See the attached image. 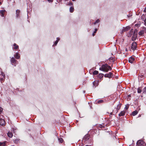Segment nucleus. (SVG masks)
<instances>
[{
  "instance_id": "1",
  "label": "nucleus",
  "mask_w": 146,
  "mask_h": 146,
  "mask_svg": "<svg viewBox=\"0 0 146 146\" xmlns=\"http://www.w3.org/2000/svg\"><path fill=\"white\" fill-rule=\"evenodd\" d=\"M99 70L106 72H107L109 70H111V66H108L107 64H105L102 65L101 67L100 68Z\"/></svg>"
},
{
  "instance_id": "2",
  "label": "nucleus",
  "mask_w": 146,
  "mask_h": 146,
  "mask_svg": "<svg viewBox=\"0 0 146 146\" xmlns=\"http://www.w3.org/2000/svg\"><path fill=\"white\" fill-rule=\"evenodd\" d=\"M137 146H146L145 143L142 140H139L137 143Z\"/></svg>"
},
{
  "instance_id": "3",
  "label": "nucleus",
  "mask_w": 146,
  "mask_h": 146,
  "mask_svg": "<svg viewBox=\"0 0 146 146\" xmlns=\"http://www.w3.org/2000/svg\"><path fill=\"white\" fill-rule=\"evenodd\" d=\"M90 138L89 135L87 134L83 138V140H84L85 142H86V143H88L90 140L91 139Z\"/></svg>"
},
{
  "instance_id": "4",
  "label": "nucleus",
  "mask_w": 146,
  "mask_h": 146,
  "mask_svg": "<svg viewBox=\"0 0 146 146\" xmlns=\"http://www.w3.org/2000/svg\"><path fill=\"white\" fill-rule=\"evenodd\" d=\"M10 61L12 64L14 66H16V65L17 64V61L13 57H12L11 58Z\"/></svg>"
},
{
  "instance_id": "5",
  "label": "nucleus",
  "mask_w": 146,
  "mask_h": 146,
  "mask_svg": "<svg viewBox=\"0 0 146 146\" xmlns=\"http://www.w3.org/2000/svg\"><path fill=\"white\" fill-rule=\"evenodd\" d=\"M131 47L133 50L134 51L136 50L137 48V43L135 42H133L131 44Z\"/></svg>"
},
{
  "instance_id": "6",
  "label": "nucleus",
  "mask_w": 146,
  "mask_h": 146,
  "mask_svg": "<svg viewBox=\"0 0 146 146\" xmlns=\"http://www.w3.org/2000/svg\"><path fill=\"white\" fill-rule=\"evenodd\" d=\"M104 76L106 78H111L113 76V74L111 72H110L108 73L105 74Z\"/></svg>"
},
{
  "instance_id": "7",
  "label": "nucleus",
  "mask_w": 146,
  "mask_h": 146,
  "mask_svg": "<svg viewBox=\"0 0 146 146\" xmlns=\"http://www.w3.org/2000/svg\"><path fill=\"white\" fill-rule=\"evenodd\" d=\"M137 36V33H133V36L132 37V40L133 41H135Z\"/></svg>"
},
{
  "instance_id": "8",
  "label": "nucleus",
  "mask_w": 146,
  "mask_h": 146,
  "mask_svg": "<svg viewBox=\"0 0 146 146\" xmlns=\"http://www.w3.org/2000/svg\"><path fill=\"white\" fill-rule=\"evenodd\" d=\"M134 60L133 57L131 56L129 58V62L131 63H132Z\"/></svg>"
},
{
  "instance_id": "9",
  "label": "nucleus",
  "mask_w": 146,
  "mask_h": 146,
  "mask_svg": "<svg viewBox=\"0 0 146 146\" xmlns=\"http://www.w3.org/2000/svg\"><path fill=\"white\" fill-rule=\"evenodd\" d=\"M5 12V10H1L0 11V15L2 17H4V13Z\"/></svg>"
},
{
  "instance_id": "10",
  "label": "nucleus",
  "mask_w": 146,
  "mask_h": 146,
  "mask_svg": "<svg viewBox=\"0 0 146 146\" xmlns=\"http://www.w3.org/2000/svg\"><path fill=\"white\" fill-rule=\"evenodd\" d=\"M5 122L4 120L2 119H0V125H3L5 124Z\"/></svg>"
},
{
  "instance_id": "11",
  "label": "nucleus",
  "mask_w": 146,
  "mask_h": 146,
  "mask_svg": "<svg viewBox=\"0 0 146 146\" xmlns=\"http://www.w3.org/2000/svg\"><path fill=\"white\" fill-rule=\"evenodd\" d=\"M125 111H121L119 114V117L124 116L125 115Z\"/></svg>"
},
{
  "instance_id": "12",
  "label": "nucleus",
  "mask_w": 146,
  "mask_h": 146,
  "mask_svg": "<svg viewBox=\"0 0 146 146\" xmlns=\"http://www.w3.org/2000/svg\"><path fill=\"white\" fill-rule=\"evenodd\" d=\"M20 14V11L19 10H17L16 11V16L17 17H19Z\"/></svg>"
},
{
  "instance_id": "13",
  "label": "nucleus",
  "mask_w": 146,
  "mask_h": 146,
  "mask_svg": "<svg viewBox=\"0 0 146 146\" xmlns=\"http://www.w3.org/2000/svg\"><path fill=\"white\" fill-rule=\"evenodd\" d=\"M138 33L139 35L142 36L144 35V31L143 30H142L139 32Z\"/></svg>"
},
{
  "instance_id": "14",
  "label": "nucleus",
  "mask_w": 146,
  "mask_h": 146,
  "mask_svg": "<svg viewBox=\"0 0 146 146\" xmlns=\"http://www.w3.org/2000/svg\"><path fill=\"white\" fill-rule=\"evenodd\" d=\"M98 81H94L93 83V85L94 86H95V87H96V86H98Z\"/></svg>"
},
{
  "instance_id": "15",
  "label": "nucleus",
  "mask_w": 146,
  "mask_h": 146,
  "mask_svg": "<svg viewBox=\"0 0 146 146\" xmlns=\"http://www.w3.org/2000/svg\"><path fill=\"white\" fill-rule=\"evenodd\" d=\"M14 56L16 59H18L20 58V56L19 55L18 52H17L14 55Z\"/></svg>"
},
{
  "instance_id": "16",
  "label": "nucleus",
  "mask_w": 146,
  "mask_h": 146,
  "mask_svg": "<svg viewBox=\"0 0 146 146\" xmlns=\"http://www.w3.org/2000/svg\"><path fill=\"white\" fill-rule=\"evenodd\" d=\"M8 136L10 138H11L13 135V134L12 132H8L7 133Z\"/></svg>"
},
{
  "instance_id": "17",
  "label": "nucleus",
  "mask_w": 146,
  "mask_h": 146,
  "mask_svg": "<svg viewBox=\"0 0 146 146\" xmlns=\"http://www.w3.org/2000/svg\"><path fill=\"white\" fill-rule=\"evenodd\" d=\"M56 39V40L54 44L53 45V46L54 45L55 46L57 44L58 42L60 40V39L59 38H57Z\"/></svg>"
},
{
  "instance_id": "18",
  "label": "nucleus",
  "mask_w": 146,
  "mask_h": 146,
  "mask_svg": "<svg viewBox=\"0 0 146 146\" xmlns=\"http://www.w3.org/2000/svg\"><path fill=\"white\" fill-rule=\"evenodd\" d=\"M138 113L137 111L135 110L132 112V115L133 116H135Z\"/></svg>"
},
{
  "instance_id": "19",
  "label": "nucleus",
  "mask_w": 146,
  "mask_h": 146,
  "mask_svg": "<svg viewBox=\"0 0 146 146\" xmlns=\"http://www.w3.org/2000/svg\"><path fill=\"white\" fill-rule=\"evenodd\" d=\"M13 46H14V49H17L18 48L19 46L17 45L16 43H14L13 44Z\"/></svg>"
},
{
  "instance_id": "20",
  "label": "nucleus",
  "mask_w": 146,
  "mask_h": 146,
  "mask_svg": "<svg viewBox=\"0 0 146 146\" xmlns=\"http://www.w3.org/2000/svg\"><path fill=\"white\" fill-rule=\"evenodd\" d=\"M74 10V8L73 7H70V11L71 13H72Z\"/></svg>"
},
{
  "instance_id": "21",
  "label": "nucleus",
  "mask_w": 146,
  "mask_h": 146,
  "mask_svg": "<svg viewBox=\"0 0 146 146\" xmlns=\"http://www.w3.org/2000/svg\"><path fill=\"white\" fill-rule=\"evenodd\" d=\"M5 77H3L0 78V81L1 83H2L4 81L5 79Z\"/></svg>"
},
{
  "instance_id": "22",
  "label": "nucleus",
  "mask_w": 146,
  "mask_h": 146,
  "mask_svg": "<svg viewBox=\"0 0 146 146\" xmlns=\"http://www.w3.org/2000/svg\"><path fill=\"white\" fill-rule=\"evenodd\" d=\"M6 142V141H5L3 142H0V146H5Z\"/></svg>"
},
{
  "instance_id": "23",
  "label": "nucleus",
  "mask_w": 146,
  "mask_h": 146,
  "mask_svg": "<svg viewBox=\"0 0 146 146\" xmlns=\"http://www.w3.org/2000/svg\"><path fill=\"white\" fill-rule=\"evenodd\" d=\"M121 104H119L117 106V108H116L118 110L120 109Z\"/></svg>"
},
{
  "instance_id": "24",
  "label": "nucleus",
  "mask_w": 146,
  "mask_h": 146,
  "mask_svg": "<svg viewBox=\"0 0 146 146\" xmlns=\"http://www.w3.org/2000/svg\"><path fill=\"white\" fill-rule=\"evenodd\" d=\"M103 101L102 100H98L96 101V104L102 103L103 102Z\"/></svg>"
},
{
  "instance_id": "25",
  "label": "nucleus",
  "mask_w": 146,
  "mask_h": 146,
  "mask_svg": "<svg viewBox=\"0 0 146 146\" xmlns=\"http://www.w3.org/2000/svg\"><path fill=\"white\" fill-rule=\"evenodd\" d=\"M104 76V74H100L98 75V77L100 78H102Z\"/></svg>"
},
{
  "instance_id": "26",
  "label": "nucleus",
  "mask_w": 146,
  "mask_h": 146,
  "mask_svg": "<svg viewBox=\"0 0 146 146\" xmlns=\"http://www.w3.org/2000/svg\"><path fill=\"white\" fill-rule=\"evenodd\" d=\"M118 111V110H117L116 108H115L113 110V112L114 113H115V114H116Z\"/></svg>"
},
{
  "instance_id": "27",
  "label": "nucleus",
  "mask_w": 146,
  "mask_h": 146,
  "mask_svg": "<svg viewBox=\"0 0 146 146\" xmlns=\"http://www.w3.org/2000/svg\"><path fill=\"white\" fill-rule=\"evenodd\" d=\"M109 60L111 61L112 62H114L115 61V59L113 57H111L109 58Z\"/></svg>"
},
{
  "instance_id": "28",
  "label": "nucleus",
  "mask_w": 146,
  "mask_h": 146,
  "mask_svg": "<svg viewBox=\"0 0 146 146\" xmlns=\"http://www.w3.org/2000/svg\"><path fill=\"white\" fill-rule=\"evenodd\" d=\"M130 29V27H127L124 29V31H127Z\"/></svg>"
},
{
  "instance_id": "29",
  "label": "nucleus",
  "mask_w": 146,
  "mask_h": 146,
  "mask_svg": "<svg viewBox=\"0 0 146 146\" xmlns=\"http://www.w3.org/2000/svg\"><path fill=\"white\" fill-rule=\"evenodd\" d=\"M59 142L60 143H62L63 142V140L62 138H60L58 139Z\"/></svg>"
},
{
  "instance_id": "30",
  "label": "nucleus",
  "mask_w": 146,
  "mask_h": 146,
  "mask_svg": "<svg viewBox=\"0 0 146 146\" xmlns=\"http://www.w3.org/2000/svg\"><path fill=\"white\" fill-rule=\"evenodd\" d=\"M98 71L95 70L94 72L93 73V74L94 75H96V74H98Z\"/></svg>"
},
{
  "instance_id": "31",
  "label": "nucleus",
  "mask_w": 146,
  "mask_h": 146,
  "mask_svg": "<svg viewBox=\"0 0 146 146\" xmlns=\"http://www.w3.org/2000/svg\"><path fill=\"white\" fill-rule=\"evenodd\" d=\"M1 77H5L4 73L2 71H1Z\"/></svg>"
},
{
  "instance_id": "32",
  "label": "nucleus",
  "mask_w": 146,
  "mask_h": 146,
  "mask_svg": "<svg viewBox=\"0 0 146 146\" xmlns=\"http://www.w3.org/2000/svg\"><path fill=\"white\" fill-rule=\"evenodd\" d=\"M100 21V20L99 19H98L94 23V25H95L97 23H99Z\"/></svg>"
},
{
  "instance_id": "33",
  "label": "nucleus",
  "mask_w": 146,
  "mask_h": 146,
  "mask_svg": "<svg viewBox=\"0 0 146 146\" xmlns=\"http://www.w3.org/2000/svg\"><path fill=\"white\" fill-rule=\"evenodd\" d=\"M142 30H143L144 31V33L145 32L146 33V27H143L142 28Z\"/></svg>"
},
{
  "instance_id": "34",
  "label": "nucleus",
  "mask_w": 146,
  "mask_h": 146,
  "mask_svg": "<svg viewBox=\"0 0 146 146\" xmlns=\"http://www.w3.org/2000/svg\"><path fill=\"white\" fill-rule=\"evenodd\" d=\"M142 90L139 88H138L137 89V92L139 93H140L141 92Z\"/></svg>"
},
{
  "instance_id": "35",
  "label": "nucleus",
  "mask_w": 146,
  "mask_h": 146,
  "mask_svg": "<svg viewBox=\"0 0 146 146\" xmlns=\"http://www.w3.org/2000/svg\"><path fill=\"white\" fill-rule=\"evenodd\" d=\"M143 93H146V87H145L143 89Z\"/></svg>"
},
{
  "instance_id": "36",
  "label": "nucleus",
  "mask_w": 146,
  "mask_h": 146,
  "mask_svg": "<svg viewBox=\"0 0 146 146\" xmlns=\"http://www.w3.org/2000/svg\"><path fill=\"white\" fill-rule=\"evenodd\" d=\"M97 31V29H95V31L94 32V33L92 34V35L94 36L95 35V33Z\"/></svg>"
},
{
  "instance_id": "37",
  "label": "nucleus",
  "mask_w": 146,
  "mask_h": 146,
  "mask_svg": "<svg viewBox=\"0 0 146 146\" xmlns=\"http://www.w3.org/2000/svg\"><path fill=\"white\" fill-rule=\"evenodd\" d=\"M133 29H132L131 30L130 32V33L131 34H130V35H129L128 37H130V36H131V35L132 34L133 32Z\"/></svg>"
},
{
  "instance_id": "38",
  "label": "nucleus",
  "mask_w": 146,
  "mask_h": 146,
  "mask_svg": "<svg viewBox=\"0 0 146 146\" xmlns=\"http://www.w3.org/2000/svg\"><path fill=\"white\" fill-rule=\"evenodd\" d=\"M137 29H135L134 30V33H137Z\"/></svg>"
},
{
  "instance_id": "39",
  "label": "nucleus",
  "mask_w": 146,
  "mask_h": 146,
  "mask_svg": "<svg viewBox=\"0 0 146 146\" xmlns=\"http://www.w3.org/2000/svg\"><path fill=\"white\" fill-rule=\"evenodd\" d=\"M68 5L70 6H71L73 5V3L72 2H70L68 3Z\"/></svg>"
},
{
  "instance_id": "40",
  "label": "nucleus",
  "mask_w": 146,
  "mask_h": 146,
  "mask_svg": "<svg viewBox=\"0 0 146 146\" xmlns=\"http://www.w3.org/2000/svg\"><path fill=\"white\" fill-rule=\"evenodd\" d=\"M3 111V108L1 107H0V114Z\"/></svg>"
},
{
  "instance_id": "41",
  "label": "nucleus",
  "mask_w": 146,
  "mask_h": 146,
  "mask_svg": "<svg viewBox=\"0 0 146 146\" xmlns=\"http://www.w3.org/2000/svg\"><path fill=\"white\" fill-rule=\"evenodd\" d=\"M132 15L130 13L129 14L127 15L128 17H131Z\"/></svg>"
},
{
  "instance_id": "42",
  "label": "nucleus",
  "mask_w": 146,
  "mask_h": 146,
  "mask_svg": "<svg viewBox=\"0 0 146 146\" xmlns=\"http://www.w3.org/2000/svg\"><path fill=\"white\" fill-rule=\"evenodd\" d=\"M129 108V106H126L125 107V109L126 110L127 109Z\"/></svg>"
},
{
  "instance_id": "43",
  "label": "nucleus",
  "mask_w": 146,
  "mask_h": 146,
  "mask_svg": "<svg viewBox=\"0 0 146 146\" xmlns=\"http://www.w3.org/2000/svg\"><path fill=\"white\" fill-rule=\"evenodd\" d=\"M144 21L145 22V26H146V18L145 19Z\"/></svg>"
},
{
  "instance_id": "44",
  "label": "nucleus",
  "mask_w": 146,
  "mask_h": 146,
  "mask_svg": "<svg viewBox=\"0 0 146 146\" xmlns=\"http://www.w3.org/2000/svg\"><path fill=\"white\" fill-rule=\"evenodd\" d=\"M48 2H52V0H47Z\"/></svg>"
},
{
  "instance_id": "45",
  "label": "nucleus",
  "mask_w": 146,
  "mask_h": 146,
  "mask_svg": "<svg viewBox=\"0 0 146 146\" xmlns=\"http://www.w3.org/2000/svg\"><path fill=\"white\" fill-rule=\"evenodd\" d=\"M144 12H146V7L143 10Z\"/></svg>"
},
{
  "instance_id": "46",
  "label": "nucleus",
  "mask_w": 146,
  "mask_h": 146,
  "mask_svg": "<svg viewBox=\"0 0 146 146\" xmlns=\"http://www.w3.org/2000/svg\"><path fill=\"white\" fill-rule=\"evenodd\" d=\"M100 127L101 128H102L103 127V126L102 125H100Z\"/></svg>"
},
{
  "instance_id": "47",
  "label": "nucleus",
  "mask_w": 146,
  "mask_h": 146,
  "mask_svg": "<svg viewBox=\"0 0 146 146\" xmlns=\"http://www.w3.org/2000/svg\"><path fill=\"white\" fill-rule=\"evenodd\" d=\"M113 112H111L110 113V115H113Z\"/></svg>"
},
{
  "instance_id": "48",
  "label": "nucleus",
  "mask_w": 146,
  "mask_h": 146,
  "mask_svg": "<svg viewBox=\"0 0 146 146\" xmlns=\"http://www.w3.org/2000/svg\"><path fill=\"white\" fill-rule=\"evenodd\" d=\"M18 140H17V139H16V140H15V142H18Z\"/></svg>"
},
{
  "instance_id": "49",
  "label": "nucleus",
  "mask_w": 146,
  "mask_h": 146,
  "mask_svg": "<svg viewBox=\"0 0 146 146\" xmlns=\"http://www.w3.org/2000/svg\"><path fill=\"white\" fill-rule=\"evenodd\" d=\"M131 97V96H130V95H129L128 96V98H129V97Z\"/></svg>"
},
{
  "instance_id": "50",
  "label": "nucleus",
  "mask_w": 146,
  "mask_h": 146,
  "mask_svg": "<svg viewBox=\"0 0 146 146\" xmlns=\"http://www.w3.org/2000/svg\"><path fill=\"white\" fill-rule=\"evenodd\" d=\"M60 2H61L62 1V0H58Z\"/></svg>"
},
{
  "instance_id": "51",
  "label": "nucleus",
  "mask_w": 146,
  "mask_h": 146,
  "mask_svg": "<svg viewBox=\"0 0 146 146\" xmlns=\"http://www.w3.org/2000/svg\"><path fill=\"white\" fill-rule=\"evenodd\" d=\"M2 3H1V2H0V5H1V4Z\"/></svg>"
},
{
  "instance_id": "52",
  "label": "nucleus",
  "mask_w": 146,
  "mask_h": 146,
  "mask_svg": "<svg viewBox=\"0 0 146 146\" xmlns=\"http://www.w3.org/2000/svg\"><path fill=\"white\" fill-rule=\"evenodd\" d=\"M73 1H75L76 0H72Z\"/></svg>"
},
{
  "instance_id": "53",
  "label": "nucleus",
  "mask_w": 146,
  "mask_h": 146,
  "mask_svg": "<svg viewBox=\"0 0 146 146\" xmlns=\"http://www.w3.org/2000/svg\"><path fill=\"white\" fill-rule=\"evenodd\" d=\"M85 91H84V93L85 92Z\"/></svg>"
},
{
  "instance_id": "54",
  "label": "nucleus",
  "mask_w": 146,
  "mask_h": 146,
  "mask_svg": "<svg viewBox=\"0 0 146 146\" xmlns=\"http://www.w3.org/2000/svg\"><path fill=\"white\" fill-rule=\"evenodd\" d=\"M126 51H127V49H126Z\"/></svg>"
},
{
  "instance_id": "55",
  "label": "nucleus",
  "mask_w": 146,
  "mask_h": 146,
  "mask_svg": "<svg viewBox=\"0 0 146 146\" xmlns=\"http://www.w3.org/2000/svg\"><path fill=\"white\" fill-rule=\"evenodd\" d=\"M86 146H89L88 145H86Z\"/></svg>"
},
{
  "instance_id": "56",
  "label": "nucleus",
  "mask_w": 146,
  "mask_h": 146,
  "mask_svg": "<svg viewBox=\"0 0 146 146\" xmlns=\"http://www.w3.org/2000/svg\"><path fill=\"white\" fill-rule=\"evenodd\" d=\"M107 113L109 114V113L108 112H107Z\"/></svg>"
}]
</instances>
